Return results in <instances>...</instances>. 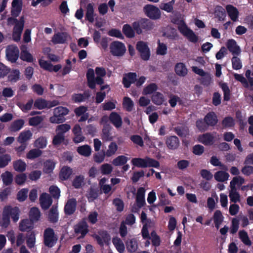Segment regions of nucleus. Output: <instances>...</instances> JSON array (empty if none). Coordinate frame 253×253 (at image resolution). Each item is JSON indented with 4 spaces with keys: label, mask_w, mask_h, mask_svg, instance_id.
<instances>
[{
    "label": "nucleus",
    "mask_w": 253,
    "mask_h": 253,
    "mask_svg": "<svg viewBox=\"0 0 253 253\" xmlns=\"http://www.w3.org/2000/svg\"><path fill=\"white\" fill-rule=\"evenodd\" d=\"M131 163L134 167L141 168L148 167L158 168L160 166L159 161L149 157H146L144 158H133L131 161Z\"/></svg>",
    "instance_id": "obj_1"
},
{
    "label": "nucleus",
    "mask_w": 253,
    "mask_h": 253,
    "mask_svg": "<svg viewBox=\"0 0 253 253\" xmlns=\"http://www.w3.org/2000/svg\"><path fill=\"white\" fill-rule=\"evenodd\" d=\"M69 113L67 108L62 106L57 107L54 109L53 116L49 118V121L53 124H61L65 121V116Z\"/></svg>",
    "instance_id": "obj_2"
},
{
    "label": "nucleus",
    "mask_w": 253,
    "mask_h": 253,
    "mask_svg": "<svg viewBox=\"0 0 253 253\" xmlns=\"http://www.w3.org/2000/svg\"><path fill=\"white\" fill-rule=\"evenodd\" d=\"M132 26L138 35L142 33L143 30L148 31L153 28V23L149 19L143 18L132 23Z\"/></svg>",
    "instance_id": "obj_3"
},
{
    "label": "nucleus",
    "mask_w": 253,
    "mask_h": 253,
    "mask_svg": "<svg viewBox=\"0 0 253 253\" xmlns=\"http://www.w3.org/2000/svg\"><path fill=\"white\" fill-rule=\"evenodd\" d=\"M58 240L54 230L48 227L46 228L43 232V243L46 247L52 248L56 243Z\"/></svg>",
    "instance_id": "obj_4"
},
{
    "label": "nucleus",
    "mask_w": 253,
    "mask_h": 253,
    "mask_svg": "<svg viewBox=\"0 0 253 253\" xmlns=\"http://www.w3.org/2000/svg\"><path fill=\"white\" fill-rule=\"evenodd\" d=\"M136 49L143 60L148 61L150 59L151 51L147 42L138 41L136 44Z\"/></svg>",
    "instance_id": "obj_5"
},
{
    "label": "nucleus",
    "mask_w": 253,
    "mask_h": 253,
    "mask_svg": "<svg viewBox=\"0 0 253 253\" xmlns=\"http://www.w3.org/2000/svg\"><path fill=\"white\" fill-rule=\"evenodd\" d=\"M110 50L113 56H122L126 51V48L124 43L117 41L111 43Z\"/></svg>",
    "instance_id": "obj_6"
},
{
    "label": "nucleus",
    "mask_w": 253,
    "mask_h": 253,
    "mask_svg": "<svg viewBox=\"0 0 253 253\" xmlns=\"http://www.w3.org/2000/svg\"><path fill=\"white\" fill-rule=\"evenodd\" d=\"M144 11L146 15L151 19L156 20L161 17V13L160 10L153 5H146L144 7Z\"/></svg>",
    "instance_id": "obj_7"
},
{
    "label": "nucleus",
    "mask_w": 253,
    "mask_h": 253,
    "mask_svg": "<svg viewBox=\"0 0 253 253\" xmlns=\"http://www.w3.org/2000/svg\"><path fill=\"white\" fill-rule=\"evenodd\" d=\"M17 17H10L7 18L8 25H14L13 30L23 32L25 22L24 16L22 15L19 19Z\"/></svg>",
    "instance_id": "obj_8"
},
{
    "label": "nucleus",
    "mask_w": 253,
    "mask_h": 253,
    "mask_svg": "<svg viewBox=\"0 0 253 253\" xmlns=\"http://www.w3.org/2000/svg\"><path fill=\"white\" fill-rule=\"evenodd\" d=\"M74 229L76 234H81L80 238H84L89 231L88 225L85 219H83L76 224Z\"/></svg>",
    "instance_id": "obj_9"
},
{
    "label": "nucleus",
    "mask_w": 253,
    "mask_h": 253,
    "mask_svg": "<svg viewBox=\"0 0 253 253\" xmlns=\"http://www.w3.org/2000/svg\"><path fill=\"white\" fill-rule=\"evenodd\" d=\"M98 235H95L94 238L96 240L97 244L103 247L104 244L108 245L111 240V236L106 230H100L98 231Z\"/></svg>",
    "instance_id": "obj_10"
},
{
    "label": "nucleus",
    "mask_w": 253,
    "mask_h": 253,
    "mask_svg": "<svg viewBox=\"0 0 253 253\" xmlns=\"http://www.w3.org/2000/svg\"><path fill=\"white\" fill-rule=\"evenodd\" d=\"M3 211L9 217L11 216L14 222H16L18 220L20 211L18 207H12L11 206H6L4 207Z\"/></svg>",
    "instance_id": "obj_11"
},
{
    "label": "nucleus",
    "mask_w": 253,
    "mask_h": 253,
    "mask_svg": "<svg viewBox=\"0 0 253 253\" xmlns=\"http://www.w3.org/2000/svg\"><path fill=\"white\" fill-rule=\"evenodd\" d=\"M19 50L16 46H8L6 50V56L8 60L15 63L18 58Z\"/></svg>",
    "instance_id": "obj_12"
},
{
    "label": "nucleus",
    "mask_w": 253,
    "mask_h": 253,
    "mask_svg": "<svg viewBox=\"0 0 253 253\" xmlns=\"http://www.w3.org/2000/svg\"><path fill=\"white\" fill-rule=\"evenodd\" d=\"M39 63L41 68L50 72H57L62 68L61 64L53 65L51 63L42 59L39 60Z\"/></svg>",
    "instance_id": "obj_13"
},
{
    "label": "nucleus",
    "mask_w": 253,
    "mask_h": 253,
    "mask_svg": "<svg viewBox=\"0 0 253 253\" xmlns=\"http://www.w3.org/2000/svg\"><path fill=\"white\" fill-rule=\"evenodd\" d=\"M70 38V36L67 32H58L53 35L51 42L54 44H64L67 42L68 39Z\"/></svg>",
    "instance_id": "obj_14"
},
{
    "label": "nucleus",
    "mask_w": 253,
    "mask_h": 253,
    "mask_svg": "<svg viewBox=\"0 0 253 253\" xmlns=\"http://www.w3.org/2000/svg\"><path fill=\"white\" fill-rule=\"evenodd\" d=\"M77 201L75 198L69 199L64 206V212L66 215H71L76 211Z\"/></svg>",
    "instance_id": "obj_15"
},
{
    "label": "nucleus",
    "mask_w": 253,
    "mask_h": 253,
    "mask_svg": "<svg viewBox=\"0 0 253 253\" xmlns=\"http://www.w3.org/2000/svg\"><path fill=\"white\" fill-rule=\"evenodd\" d=\"M137 75L136 73L129 72L125 74L123 78L122 83L126 88H129L131 84L136 81Z\"/></svg>",
    "instance_id": "obj_16"
},
{
    "label": "nucleus",
    "mask_w": 253,
    "mask_h": 253,
    "mask_svg": "<svg viewBox=\"0 0 253 253\" xmlns=\"http://www.w3.org/2000/svg\"><path fill=\"white\" fill-rule=\"evenodd\" d=\"M181 33L186 37L190 42L193 43H196L198 42V36L187 26H185L184 28L181 29Z\"/></svg>",
    "instance_id": "obj_17"
},
{
    "label": "nucleus",
    "mask_w": 253,
    "mask_h": 253,
    "mask_svg": "<svg viewBox=\"0 0 253 253\" xmlns=\"http://www.w3.org/2000/svg\"><path fill=\"white\" fill-rule=\"evenodd\" d=\"M22 9V2L20 0H13L11 10V17H18Z\"/></svg>",
    "instance_id": "obj_18"
},
{
    "label": "nucleus",
    "mask_w": 253,
    "mask_h": 253,
    "mask_svg": "<svg viewBox=\"0 0 253 253\" xmlns=\"http://www.w3.org/2000/svg\"><path fill=\"white\" fill-rule=\"evenodd\" d=\"M206 124L211 126H215L217 122L218 119L216 114L214 112H210L207 114L204 119Z\"/></svg>",
    "instance_id": "obj_19"
},
{
    "label": "nucleus",
    "mask_w": 253,
    "mask_h": 253,
    "mask_svg": "<svg viewBox=\"0 0 253 253\" xmlns=\"http://www.w3.org/2000/svg\"><path fill=\"white\" fill-rule=\"evenodd\" d=\"M226 46L228 50L233 55H238L241 52L240 47L237 45L236 42L233 39L228 40Z\"/></svg>",
    "instance_id": "obj_20"
},
{
    "label": "nucleus",
    "mask_w": 253,
    "mask_h": 253,
    "mask_svg": "<svg viewBox=\"0 0 253 253\" xmlns=\"http://www.w3.org/2000/svg\"><path fill=\"white\" fill-rule=\"evenodd\" d=\"M40 204L43 210L48 209L52 204V200L48 194L42 193L40 197Z\"/></svg>",
    "instance_id": "obj_21"
},
{
    "label": "nucleus",
    "mask_w": 253,
    "mask_h": 253,
    "mask_svg": "<svg viewBox=\"0 0 253 253\" xmlns=\"http://www.w3.org/2000/svg\"><path fill=\"white\" fill-rule=\"evenodd\" d=\"M166 143L169 149L175 150L179 145V140L176 136H170L167 138Z\"/></svg>",
    "instance_id": "obj_22"
},
{
    "label": "nucleus",
    "mask_w": 253,
    "mask_h": 253,
    "mask_svg": "<svg viewBox=\"0 0 253 253\" xmlns=\"http://www.w3.org/2000/svg\"><path fill=\"white\" fill-rule=\"evenodd\" d=\"M227 14L230 19L234 22L238 20L239 11L236 7L232 5L228 4L226 6Z\"/></svg>",
    "instance_id": "obj_23"
},
{
    "label": "nucleus",
    "mask_w": 253,
    "mask_h": 253,
    "mask_svg": "<svg viewBox=\"0 0 253 253\" xmlns=\"http://www.w3.org/2000/svg\"><path fill=\"white\" fill-rule=\"evenodd\" d=\"M90 96L89 90H85L83 94L75 93L72 95V100L74 102L80 103L83 102Z\"/></svg>",
    "instance_id": "obj_24"
},
{
    "label": "nucleus",
    "mask_w": 253,
    "mask_h": 253,
    "mask_svg": "<svg viewBox=\"0 0 253 253\" xmlns=\"http://www.w3.org/2000/svg\"><path fill=\"white\" fill-rule=\"evenodd\" d=\"M109 120L115 126H122V118L117 112H113L110 114Z\"/></svg>",
    "instance_id": "obj_25"
},
{
    "label": "nucleus",
    "mask_w": 253,
    "mask_h": 253,
    "mask_svg": "<svg viewBox=\"0 0 253 253\" xmlns=\"http://www.w3.org/2000/svg\"><path fill=\"white\" fill-rule=\"evenodd\" d=\"M174 70L175 73L180 77H185L188 73V70L186 66L181 62L178 63L175 65Z\"/></svg>",
    "instance_id": "obj_26"
},
{
    "label": "nucleus",
    "mask_w": 253,
    "mask_h": 253,
    "mask_svg": "<svg viewBox=\"0 0 253 253\" xmlns=\"http://www.w3.org/2000/svg\"><path fill=\"white\" fill-rule=\"evenodd\" d=\"M73 173L72 169L68 166H64L61 169L59 177L62 180L68 179Z\"/></svg>",
    "instance_id": "obj_27"
},
{
    "label": "nucleus",
    "mask_w": 253,
    "mask_h": 253,
    "mask_svg": "<svg viewBox=\"0 0 253 253\" xmlns=\"http://www.w3.org/2000/svg\"><path fill=\"white\" fill-rule=\"evenodd\" d=\"M123 34L127 38H133L135 37V32L133 27L129 24H126L123 25L122 28Z\"/></svg>",
    "instance_id": "obj_28"
},
{
    "label": "nucleus",
    "mask_w": 253,
    "mask_h": 253,
    "mask_svg": "<svg viewBox=\"0 0 253 253\" xmlns=\"http://www.w3.org/2000/svg\"><path fill=\"white\" fill-rule=\"evenodd\" d=\"M126 245L127 250L129 253L135 252L137 248V242L135 238L128 239L126 242Z\"/></svg>",
    "instance_id": "obj_29"
},
{
    "label": "nucleus",
    "mask_w": 253,
    "mask_h": 253,
    "mask_svg": "<svg viewBox=\"0 0 253 253\" xmlns=\"http://www.w3.org/2000/svg\"><path fill=\"white\" fill-rule=\"evenodd\" d=\"M56 163L52 160H46L43 163V171L45 173H51L55 168Z\"/></svg>",
    "instance_id": "obj_30"
},
{
    "label": "nucleus",
    "mask_w": 253,
    "mask_h": 253,
    "mask_svg": "<svg viewBox=\"0 0 253 253\" xmlns=\"http://www.w3.org/2000/svg\"><path fill=\"white\" fill-rule=\"evenodd\" d=\"M41 212L37 207H33L29 211V217L32 222H36L40 219Z\"/></svg>",
    "instance_id": "obj_31"
},
{
    "label": "nucleus",
    "mask_w": 253,
    "mask_h": 253,
    "mask_svg": "<svg viewBox=\"0 0 253 253\" xmlns=\"http://www.w3.org/2000/svg\"><path fill=\"white\" fill-rule=\"evenodd\" d=\"M48 221L50 223H55L58 220V212L56 207L53 206L48 213Z\"/></svg>",
    "instance_id": "obj_32"
},
{
    "label": "nucleus",
    "mask_w": 253,
    "mask_h": 253,
    "mask_svg": "<svg viewBox=\"0 0 253 253\" xmlns=\"http://www.w3.org/2000/svg\"><path fill=\"white\" fill-rule=\"evenodd\" d=\"M112 243L119 253H123L124 252L125 249V245L120 238L117 237H113Z\"/></svg>",
    "instance_id": "obj_33"
},
{
    "label": "nucleus",
    "mask_w": 253,
    "mask_h": 253,
    "mask_svg": "<svg viewBox=\"0 0 253 253\" xmlns=\"http://www.w3.org/2000/svg\"><path fill=\"white\" fill-rule=\"evenodd\" d=\"M32 222L30 219H24L22 220L19 223V230L21 231H28L29 230L32 229Z\"/></svg>",
    "instance_id": "obj_34"
},
{
    "label": "nucleus",
    "mask_w": 253,
    "mask_h": 253,
    "mask_svg": "<svg viewBox=\"0 0 253 253\" xmlns=\"http://www.w3.org/2000/svg\"><path fill=\"white\" fill-rule=\"evenodd\" d=\"M200 141L205 145H211L214 142V137L210 133H205L200 137Z\"/></svg>",
    "instance_id": "obj_35"
},
{
    "label": "nucleus",
    "mask_w": 253,
    "mask_h": 253,
    "mask_svg": "<svg viewBox=\"0 0 253 253\" xmlns=\"http://www.w3.org/2000/svg\"><path fill=\"white\" fill-rule=\"evenodd\" d=\"M214 15L218 18V21H222L224 20L226 16L225 9L220 5H217L215 7Z\"/></svg>",
    "instance_id": "obj_36"
},
{
    "label": "nucleus",
    "mask_w": 253,
    "mask_h": 253,
    "mask_svg": "<svg viewBox=\"0 0 253 253\" xmlns=\"http://www.w3.org/2000/svg\"><path fill=\"white\" fill-rule=\"evenodd\" d=\"M47 144L46 138L44 136H41L35 141L34 146L39 149H43L46 147Z\"/></svg>",
    "instance_id": "obj_37"
},
{
    "label": "nucleus",
    "mask_w": 253,
    "mask_h": 253,
    "mask_svg": "<svg viewBox=\"0 0 253 253\" xmlns=\"http://www.w3.org/2000/svg\"><path fill=\"white\" fill-rule=\"evenodd\" d=\"M42 154L40 149L34 148L30 150L26 155V158L29 160H34L40 157Z\"/></svg>",
    "instance_id": "obj_38"
},
{
    "label": "nucleus",
    "mask_w": 253,
    "mask_h": 253,
    "mask_svg": "<svg viewBox=\"0 0 253 253\" xmlns=\"http://www.w3.org/2000/svg\"><path fill=\"white\" fill-rule=\"evenodd\" d=\"M85 19L90 23L94 21V8L92 3H89L87 5Z\"/></svg>",
    "instance_id": "obj_39"
},
{
    "label": "nucleus",
    "mask_w": 253,
    "mask_h": 253,
    "mask_svg": "<svg viewBox=\"0 0 253 253\" xmlns=\"http://www.w3.org/2000/svg\"><path fill=\"white\" fill-rule=\"evenodd\" d=\"M32 133L30 130L22 132L19 134L17 140L20 143H25L26 141L31 139Z\"/></svg>",
    "instance_id": "obj_40"
},
{
    "label": "nucleus",
    "mask_w": 253,
    "mask_h": 253,
    "mask_svg": "<svg viewBox=\"0 0 253 253\" xmlns=\"http://www.w3.org/2000/svg\"><path fill=\"white\" fill-rule=\"evenodd\" d=\"M73 132L75 135L74 141L76 143H79L83 141L84 137L82 135V127H73Z\"/></svg>",
    "instance_id": "obj_41"
},
{
    "label": "nucleus",
    "mask_w": 253,
    "mask_h": 253,
    "mask_svg": "<svg viewBox=\"0 0 253 253\" xmlns=\"http://www.w3.org/2000/svg\"><path fill=\"white\" fill-rule=\"evenodd\" d=\"M220 86L223 92L224 101H229L230 99L231 91L227 84L225 83H223L220 84Z\"/></svg>",
    "instance_id": "obj_42"
},
{
    "label": "nucleus",
    "mask_w": 253,
    "mask_h": 253,
    "mask_svg": "<svg viewBox=\"0 0 253 253\" xmlns=\"http://www.w3.org/2000/svg\"><path fill=\"white\" fill-rule=\"evenodd\" d=\"M229 176V174L223 171H218L215 173L214 177L215 179L218 182L226 181Z\"/></svg>",
    "instance_id": "obj_43"
},
{
    "label": "nucleus",
    "mask_w": 253,
    "mask_h": 253,
    "mask_svg": "<svg viewBox=\"0 0 253 253\" xmlns=\"http://www.w3.org/2000/svg\"><path fill=\"white\" fill-rule=\"evenodd\" d=\"M128 158L124 156L120 155L115 158L112 161V164L115 166H121L126 164Z\"/></svg>",
    "instance_id": "obj_44"
},
{
    "label": "nucleus",
    "mask_w": 253,
    "mask_h": 253,
    "mask_svg": "<svg viewBox=\"0 0 253 253\" xmlns=\"http://www.w3.org/2000/svg\"><path fill=\"white\" fill-rule=\"evenodd\" d=\"M77 151L81 155L88 157L91 154V149L89 146L84 145L78 147L77 149Z\"/></svg>",
    "instance_id": "obj_45"
},
{
    "label": "nucleus",
    "mask_w": 253,
    "mask_h": 253,
    "mask_svg": "<svg viewBox=\"0 0 253 253\" xmlns=\"http://www.w3.org/2000/svg\"><path fill=\"white\" fill-rule=\"evenodd\" d=\"M152 101L156 105H160L164 101V95L162 93L156 92L152 96Z\"/></svg>",
    "instance_id": "obj_46"
},
{
    "label": "nucleus",
    "mask_w": 253,
    "mask_h": 253,
    "mask_svg": "<svg viewBox=\"0 0 253 253\" xmlns=\"http://www.w3.org/2000/svg\"><path fill=\"white\" fill-rule=\"evenodd\" d=\"M13 168L17 171L23 172L26 169V164L22 160L19 159L13 162Z\"/></svg>",
    "instance_id": "obj_47"
},
{
    "label": "nucleus",
    "mask_w": 253,
    "mask_h": 253,
    "mask_svg": "<svg viewBox=\"0 0 253 253\" xmlns=\"http://www.w3.org/2000/svg\"><path fill=\"white\" fill-rule=\"evenodd\" d=\"M84 177L83 175L76 176L72 181V186L76 189L80 188L84 184Z\"/></svg>",
    "instance_id": "obj_48"
},
{
    "label": "nucleus",
    "mask_w": 253,
    "mask_h": 253,
    "mask_svg": "<svg viewBox=\"0 0 253 253\" xmlns=\"http://www.w3.org/2000/svg\"><path fill=\"white\" fill-rule=\"evenodd\" d=\"M20 59L24 61H26L27 62H33L34 61V58L32 55L27 50V49L25 48V50H22L20 54Z\"/></svg>",
    "instance_id": "obj_49"
},
{
    "label": "nucleus",
    "mask_w": 253,
    "mask_h": 253,
    "mask_svg": "<svg viewBox=\"0 0 253 253\" xmlns=\"http://www.w3.org/2000/svg\"><path fill=\"white\" fill-rule=\"evenodd\" d=\"M239 238L241 241L247 246H251L252 245V242L250 240L247 232L243 230H241L239 232Z\"/></svg>",
    "instance_id": "obj_50"
},
{
    "label": "nucleus",
    "mask_w": 253,
    "mask_h": 253,
    "mask_svg": "<svg viewBox=\"0 0 253 253\" xmlns=\"http://www.w3.org/2000/svg\"><path fill=\"white\" fill-rule=\"evenodd\" d=\"M123 106L127 111L130 112L133 109L134 103L130 98L125 97L123 98Z\"/></svg>",
    "instance_id": "obj_51"
},
{
    "label": "nucleus",
    "mask_w": 253,
    "mask_h": 253,
    "mask_svg": "<svg viewBox=\"0 0 253 253\" xmlns=\"http://www.w3.org/2000/svg\"><path fill=\"white\" fill-rule=\"evenodd\" d=\"M2 180L5 185H10L13 181V175L10 172L6 171L1 174Z\"/></svg>",
    "instance_id": "obj_52"
},
{
    "label": "nucleus",
    "mask_w": 253,
    "mask_h": 253,
    "mask_svg": "<svg viewBox=\"0 0 253 253\" xmlns=\"http://www.w3.org/2000/svg\"><path fill=\"white\" fill-rule=\"evenodd\" d=\"M163 36L169 39L174 40L177 37L176 30L174 28H170L163 34Z\"/></svg>",
    "instance_id": "obj_53"
},
{
    "label": "nucleus",
    "mask_w": 253,
    "mask_h": 253,
    "mask_svg": "<svg viewBox=\"0 0 253 253\" xmlns=\"http://www.w3.org/2000/svg\"><path fill=\"white\" fill-rule=\"evenodd\" d=\"M36 242L35 234L34 231L29 233L27 237L26 244L28 248L31 249L35 246Z\"/></svg>",
    "instance_id": "obj_54"
},
{
    "label": "nucleus",
    "mask_w": 253,
    "mask_h": 253,
    "mask_svg": "<svg viewBox=\"0 0 253 253\" xmlns=\"http://www.w3.org/2000/svg\"><path fill=\"white\" fill-rule=\"evenodd\" d=\"M111 128L112 127H103L102 133V138L103 140L109 141L112 139Z\"/></svg>",
    "instance_id": "obj_55"
},
{
    "label": "nucleus",
    "mask_w": 253,
    "mask_h": 253,
    "mask_svg": "<svg viewBox=\"0 0 253 253\" xmlns=\"http://www.w3.org/2000/svg\"><path fill=\"white\" fill-rule=\"evenodd\" d=\"M28 189L27 188H23L18 192L17 194V200L19 202L25 201L28 195Z\"/></svg>",
    "instance_id": "obj_56"
},
{
    "label": "nucleus",
    "mask_w": 253,
    "mask_h": 253,
    "mask_svg": "<svg viewBox=\"0 0 253 253\" xmlns=\"http://www.w3.org/2000/svg\"><path fill=\"white\" fill-rule=\"evenodd\" d=\"M232 66L233 69L238 70L242 68V63L241 59L234 55L231 59Z\"/></svg>",
    "instance_id": "obj_57"
},
{
    "label": "nucleus",
    "mask_w": 253,
    "mask_h": 253,
    "mask_svg": "<svg viewBox=\"0 0 253 253\" xmlns=\"http://www.w3.org/2000/svg\"><path fill=\"white\" fill-rule=\"evenodd\" d=\"M34 106L38 109H43L47 107V101L42 98L37 99L35 100Z\"/></svg>",
    "instance_id": "obj_58"
},
{
    "label": "nucleus",
    "mask_w": 253,
    "mask_h": 253,
    "mask_svg": "<svg viewBox=\"0 0 253 253\" xmlns=\"http://www.w3.org/2000/svg\"><path fill=\"white\" fill-rule=\"evenodd\" d=\"M64 140V132H58L57 134L54 136L52 140V143L54 145H58L60 144Z\"/></svg>",
    "instance_id": "obj_59"
},
{
    "label": "nucleus",
    "mask_w": 253,
    "mask_h": 253,
    "mask_svg": "<svg viewBox=\"0 0 253 253\" xmlns=\"http://www.w3.org/2000/svg\"><path fill=\"white\" fill-rule=\"evenodd\" d=\"M11 161V157L8 154H4L0 156V168L6 166Z\"/></svg>",
    "instance_id": "obj_60"
},
{
    "label": "nucleus",
    "mask_w": 253,
    "mask_h": 253,
    "mask_svg": "<svg viewBox=\"0 0 253 253\" xmlns=\"http://www.w3.org/2000/svg\"><path fill=\"white\" fill-rule=\"evenodd\" d=\"M109 148L105 152L107 157H111L114 155L117 150L118 146L115 142H111Z\"/></svg>",
    "instance_id": "obj_61"
},
{
    "label": "nucleus",
    "mask_w": 253,
    "mask_h": 253,
    "mask_svg": "<svg viewBox=\"0 0 253 253\" xmlns=\"http://www.w3.org/2000/svg\"><path fill=\"white\" fill-rule=\"evenodd\" d=\"M158 88L157 85L155 83H151L146 86L143 89L144 94H150L155 91Z\"/></svg>",
    "instance_id": "obj_62"
},
{
    "label": "nucleus",
    "mask_w": 253,
    "mask_h": 253,
    "mask_svg": "<svg viewBox=\"0 0 253 253\" xmlns=\"http://www.w3.org/2000/svg\"><path fill=\"white\" fill-rule=\"evenodd\" d=\"M101 172L103 175H108L110 174L113 170V167L110 164H104L100 167Z\"/></svg>",
    "instance_id": "obj_63"
},
{
    "label": "nucleus",
    "mask_w": 253,
    "mask_h": 253,
    "mask_svg": "<svg viewBox=\"0 0 253 253\" xmlns=\"http://www.w3.org/2000/svg\"><path fill=\"white\" fill-rule=\"evenodd\" d=\"M176 134L182 137H185L189 135L188 127H174Z\"/></svg>",
    "instance_id": "obj_64"
}]
</instances>
